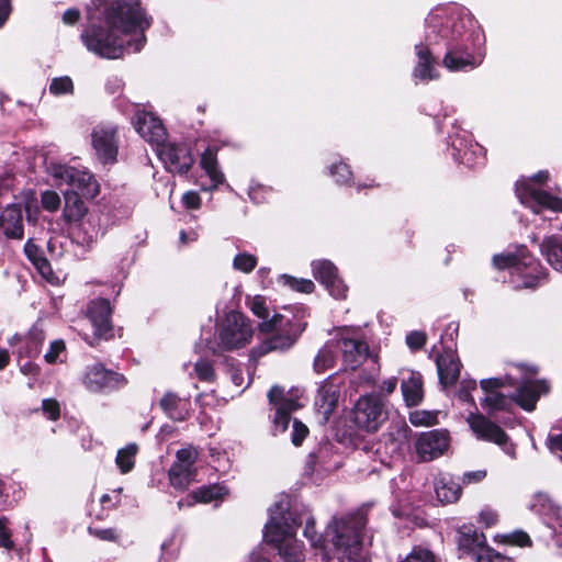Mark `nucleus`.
I'll return each instance as SVG.
<instances>
[{"mask_svg": "<svg viewBox=\"0 0 562 562\" xmlns=\"http://www.w3.org/2000/svg\"><path fill=\"white\" fill-rule=\"evenodd\" d=\"M476 390V381L473 379H463L458 390V398L462 402L475 404L472 392Z\"/></svg>", "mask_w": 562, "mask_h": 562, "instance_id": "5fc2aeb1", "label": "nucleus"}, {"mask_svg": "<svg viewBox=\"0 0 562 562\" xmlns=\"http://www.w3.org/2000/svg\"><path fill=\"white\" fill-rule=\"evenodd\" d=\"M450 446L449 432L445 429H432L422 432L415 441V450L422 462L432 461L441 457Z\"/></svg>", "mask_w": 562, "mask_h": 562, "instance_id": "2eb2a0df", "label": "nucleus"}, {"mask_svg": "<svg viewBox=\"0 0 562 562\" xmlns=\"http://www.w3.org/2000/svg\"><path fill=\"white\" fill-rule=\"evenodd\" d=\"M308 434V428L306 425L301 423L300 420L294 419L292 424V434L291 440L294 446H300L306 435Z\"/></svg>", "mask_w": 562, "mask_h": 562, "instance_id": "680f3d73", "label": "nucleus"}, {"mask_svg": "<svg viewBox=\"0 0 562 562\" xmlns=\"http://www.w3.org/2000/svg\"><path fill=\"white\" fill-rule=\"evenodd\" d=\"M307 310L303 305L284 307L283 313L273 312L271 319L260 322L259 331L267 334L260 349L262 352L290 350L307 326Z\"/></svg>", "mask_w": 562, "mask_h": 562, "instance_id": "39448f33", "label": "nucleus"}, {"mask_svg": "<svg viewBox=\"0 0 562 562\" xmlns=\"http://www.w3.org/2000/svg\"><path fill=\"white\" fill-rule=\"evenodd\" d=\"M435 492L441 504H452L460 498L462 488L450 474L441 473L435 479Z\"/></svg>", "mask_w": 562, "mask_h": 562, "instance_id": "f704fd0d", "label": "nucleus"}, {"mask_svg": "<svg viewBox=\"0 0 562 562\" xmlns=\"http://www.w3.org/2000/svg\"><path fill=\"white\" fill-rule=\"evenodd\" d=\"M80 381L85 389L92 393H110L122 389L127 383L123 374L105 368L101 362L87 364Z\"/></svg>", "mask_w": 562, "mask_h": 562, "instance_id": "9b49d317", "label": "nucleus"}, {"mask_svg": "<svg viewBox=\"0 0 562 562\" xmlns=\"http://www.w3.org/2000/svg\"><path fill=\"white\" fill-rule=\"evenodd\" d=\"M155 151L170 172L186 173L194 162L189 143H154Z\"/></svg>", "mask_w": 562, "mask_h": 562, "instance_id": "4468645a", "label": "nucleus"}, {"mask_svg": "<svg viewBox=\"0 0 562 562\" xmlns=\"http://www.w3.org/2000/svg\"><path fill=\"white\" fill-rule=\"evenodd\" d=\"M497 519H498L497 513L491 508L482 509L479 515V521L482 525H484L486 528L494 526L496 524Z\"/></svg>", "mask_w": 562, "mask_h": 562, "instance_id": "69168bd1", "label": "nucleus"}, {"mask_svg": "<svg viewBox=\"0 0 562 562\" xmlns=\"http://www.w3.org/2000/svg\"><path fill=\"white\" fill-rule=\"evenodd\" d=\"M540 251L553 269L562 272V227L543 238Z\"/></svg>", "mask_w": 562, "mask_h": 562, "instance_id": "72a5a7b5", "label": "nucleus"}, {"mask_svg": "<svg viewBox=\"0 0 562 562\" xmlns=\"http://www.w3.org/2000/svg\"><path fill=\"white\" fill-rule=\"evenodd\" d=\"M24 251L42 277L49 280V276L53 273L50 265L31 239L26 241Z\"/></svg>", "mask_w": 562, "mask_h": 562, "instance_id": "a19ab883", "label": "nucleus"}, {"mask_svg": "<svg viewBox=\"0 0 562 562\" xmlns=\"http://www.w3.org/2000/svg\"><path fill=\"white\" fill-rule=\"evenodd\" d=\"M311 268L314 278L325 286L329 295L336 300L347 297L348 286L338 276V270L331 261L327 259L313 260Z\"/></svg>", "mask_w": 562, "mask_h": 562, "instance_id": "f3484780", "label": "nucleus"}, {"mask_svg": "<svg viewBox=\"0 0 562 562\" xmlns=\"http://www.w3.org/2000/svg\"><path fill=\"white\" fill-rule=\"evenodd\" d=\"M497 269H508L515 289H535L547 278L546 269L521 246L517 254L503 252L493 256Z\"/></svg>", "mask_w": 562, "mask_h": 562, "instance_id": "0eeeda50", "label": "nucleus"}, {"mask_svg": "<svg viewBox=\"0 0 562 562\" xmlns=\"http://www.w3.org/2000/svg\"><path fill=\"white\" fill-rule=\"evenodd\" d=\"M339 397V387L329 379H326L319 386L315 407L321 424L328 422L330 414L335 409Z\"/></svg>", "mask_w": 562, "mask_h": 562, "instance_id": "5701e85b", "label": "nucleus"}, {"mask_svg": "<svg viewBox=\"0 0 562 562\" xmlns=\"http://www.w3.org/2000/svg\"><path fill=\"white\" fill-rule=\"evenodd\" d=\"M228 494V490L223 484H213L207 486L199 487L187 496L184 501L179 502V507L186 502L188 506L195 503L207 504L211 502L221 501Z\"/></svg>", "mask_w": 562, "mask_h": 562, "instance_id": "e433bc0d", "label": "nucleus"}, {"mask_svg": "<svg viewBox=\"0 0 562 562\" xmlns=\"http://www.w3.org/2000/svg\"><path fill=\"white\" fill-rule=\"evenodd\" d=\"M159 406L170 419L183 422L190 416V395H180L173 391H167L160 398Z\"/></svg>", "mask_w": 562, "mask_h": 562, "instance_id": "4be33fe9", "label": "nucleus"}, {"mask_svg": "<svg viewBox=\"0 0 562 562\" xmlns=\"http://www.w3.org/2000/svg\"><path fill=\"white\" fill-rule=\"evenodd\" d=\"M200 165L210 180L207 184H201L203 191L212 192L225 182L217 161V147L209 146L201 155Z\"/></svg>", "mask_w": 562, "mask_h": 562, "instance_id": "a878e982", "label": "nucleus"}, {"mask_svg": "<svg viewBox=\"0 0 562 562\" xmlns=\"http://www.w3.org/2000/svg\"><path fill=\"white\" fill-rule=\"evenodd\" d=\"M467 422L477 439L504 446L505 453L515 457L514 447L506 446L508 437L498 425L477 413H470Z\"/></svg>", "mask_w": 562, "mask_h": 562, "instance_id": "dca6fc26", "label": "nucleus"}, {"mask_svg": "<svg viewBox=\"0 0 562 562\" xmlns=\"http://www.w3.org/2000/svg\"><path fill=\"white\" fill-rule=\"evenodd\" d=\"M515 383L510 375L504 378L483 379L480 382L481 389L485 392V397L481 405L490 414L498 411H507L513 403L518 404L522 409L531 412L536 408V404L542 394L549 392V384L544 380L525 379L520 382L517 391L512 396H506L497 390L505 386H513Z\"/></svg>", "mask_w": 562, "mask_h": 562, "instance_id": "7ed1b4c3", "label": "nucleus"}, {"mask_svg": "<svg viewBox=\"0 0 562 562\" xmlns=\"http://www.w3.org/2000/svg\"><path fill=\"white\" fill-rule=\"evenodd\" d=\"M71 228L72 239L83 247H90L100 235V221L97 214L90 213L87 216L75 221Z\"/></svg>", "mask_w": 562, "mask_h": 562, "instance_id": "393cba45", "label": "nucleus"}, {"mask_svg": "<svg viewBox=\"0 0 562 562\" xmlns=\"http://www.w3.org/2000/svg\"><path fill=\"white\" fill-rule=\"evenodd\" d=\"M530 508L549 519L548 524L554 533L560 531L561 507L548 494L537 493L532 498Z\"/></svg>", "mask_w": 562, "mask_h": 562, "instance_id": "c85d7f7f", "label": "nucleus"}, {"mask_svg": "<svg viewBox=\"0 0 562 562\" xmlns=\"http://www.w3.org/2000/svg\"><path fill=\"white\" fill-rule=\"evenodd\" d=\"M41 203L44 210L56 212L60 206V196L53 190H46L41 194Z\"/></svg>", "mask_w": 562, "mask_h": 562, "instance_id": "4d7b16f0", "label": "nucleus"}, {"mask_svg": "<svg viewBox=\"0 0 562 562\" xmlns=\"http://www.w3.org/2000/svg\"><path fill=\"white\" fill-rule=\"evenodd\" d=\"M337 350L341 352L342 361L347 368L356 369L368 357L369 347L367 342L340 336L335 338Z\"/></svg>", "mask_w": 562, "mask_h": 562, "instance_id": "412c9836", "label": "nucleus"}, {"mask_svg": "<svg viewBox=\"0 0 562 562\" xmlns=\"http://www.w3.org/2000/svg\"><path fill=\"white\" fill-rule=\"evenodd\" d=\"M273 189L260 182L251 181L248 189L249 199L257 204L267 202L272 195Z\"/></svg>", "mask_w": 562, "mask_h": 562, "instance_id": "de8ad7c7", "label": "nucleus"}, {"mask_svg": "<svg viewBox=\"0 0 562 562\" xmlns=\"http://www.w3.org/2000/svg\"><path fill=\"white\" fill-rule=\"evenodd\" d=\"M437 44H430L425 38V42H420L415 45V53L418 58L417 65L414 68V76L420 80L428 81L438 78V71L434 67L435 58L431 54V47Z\"/></svg>", "mask_w": 562, "mask_h": 562, "instance_id": "cd10ccee", "label": "nucleus"}, {"mask_svg": "<svg viewBox=\"0 0 562 562\" xmlns=\"http://www.w3.org/2000/svg\"><path fill=\"white\" fill-rule=\"evenodd\" d=\"M138 452V446L134 442L127 443L117 450L115 464L122 474L131 472L135 465V459Z\"/></svg>", "mask_w": 562, "mask_h": 562, "instance_id": "ea45409f", "label": "nucleus"}, {"mask_svg": "<svg viewBox=\"0 0 562 562\" xmlns=\"http://www.w3.org/2000/svg\"><path fill=\"white\" fill-rule=\"evenodd\" d=\"M304 537L310 541L311 547L317 550L322 555L326 550V533H318L315 528V520L313 517H307L304 527Z\"/></svg>", "mask_w": 562, "mask_h": 562, "instance_id": "79ce46f5", "label": "nucleus"}, {"mask_svg": "<svg viewBox=\"0 0 562 562\" xmlns=\"http://www.w3.org/2000/svg\"><path fill=\"white\" fill-rule=\"evenodd\" d=\"M88 24L81 33L86 48L106 59L139 52L151 19L139 0H92L87 7Z\"/></svg>", "mask_w": 562, "mask_h": 562, "instance_id": "f257e3e1", "label": "nucleus"}, {"mask_svg": "<svg viewBox=\"0 0 562 562\" xmlns=\"http://www.w3.org/2000/svg\"><path fill=\"white\" fill-rule=\"evenodd\" d=\"M257 266L256 256L243 251L238 252L233 259V268L243 273H250Z\"/></svg>", "mask_w": 562, "mask_h": 562, "instance_id": "8fccbe9b", "label": "nucleus"}, {"mask_svg": "<svg viewBox=\"0 0 562 562\" xmlns=\"http://www.w3.org/2000/svg\"><path fill=\"white\" fill-rule=\"evenodd\" d=\"M279 282L291 290L300 293H312L315 289V284L310 279H299L290 274H282L279 278Z\"/></svg>", "mask_w": 562, "mask_h": 562, "instance_id": "c03bdc74", "label": "nucleus"}, {"mask_svg": "<svg viewBox=\"0 0 562 562\" xmlns=\"http://www.w3.org/2000/svg\"><path fill=\"white\" fill-rule=\"evenodd\" d=\"M364 525L361 516L334 517L326 527V551L322 558L337 559L338 562H367L361 540Z\"/></svg>", "mask_w": 562, "mask_h": 562, "instance_id": "423d86ee", "label": "nucleus"}, {"mask_svg": "<svg viewBox=\"0 0 562 562\" xmlns=\"http://www.w3.org/2000/svg\"><path fill=\"white\" fill-rule=\"evenodd\" d=\"M409 422L414 426H431L437 424V414L427 411H416L409 414Z\"/></svg>", "mask_w": 562, "mask_h": 562, "instance_id": "603ef678", "label": "nucleus"}, {"mask_svg": "<svg viewBox=\"0 0 562 562\" xmlns=\"http://www.w3.org/2000/svg\"><path fill=\"white\" fill-rule=\"evenodd\" d=\"M198 459V451L193 447L180 449L177 459L169 470L171 485L178 490H184L194 480V463Z\"/></svg>", "mask_w": 562, "mask_h": 562, "instance_id": "a211bd4d", "label": "nucleus"}, {"mask_svg": "<svg viewBox=\"0 0 562 562\" xmlns=\"http://www.w3.org/2000/svg\"><path fill=\"white\" fill-rule=\"evenodd\" d=\"M463 27L464 24L459 14L447 9L431 12L426 19V40L430 44H445L447 53L442 64L450 71L473 69L482 61V55L476 58L468 52L464 45L457 43L462 35Z\"/></svg>", "mask_w": 562, "mask_h": 562, "instance_id": "f03ea898", "label": "nucleus"}, {"mask_svg": "<svg viewBox=\"0 0 562 562\" xmlns=\"http://www.w3.org/2000/svg\"><path fill=\"white\" fill-rule=\"evenodd\" d=\"M182 203L189 210H198L201 206V198L195 191H188L182 195Z\"/></svg>", "mask_w": 562, "mask_h": 562, "instance_id": "0e129e2a", "label": "nucleus"}, {"mask_svg": "<svg viewBox=\"0 0 562 562\" xmlns=\"http://www.w3.org/2000/svg\"><path fill=\"white\" fill-rule=\"evenodd\" d=\"M49 92L54 95L71 94L74 92L72 80L67 76L54 78L49 85Z\"/></svg>", "mask_w": 562, "mask_h": 562, "instance_id": "3c124183", "label": "nucleus"}, {"mask_svg": "<svg viewBox=\"0 0 562 562\" xmlns=\"http://www.w3.org/2000/svg\"><path fill=\"white\" fill-rule=\"evenodd\" d=\"M111 314L112 307L106 299H95L88 304L86 316L97 338L106 339L111 335Z\"/></svg>", "mask_w": 562, "mask_h": 562, "instance_id": "6ab92c4d", "label": "nucleus"}, {"mask_svg": "<svg viewBox=\"0 0 562 562\" xmlns=\"http://www.w3.org/2000/svg\"><path fill=\"white\" fill-rule=\"evenodd\" d=\"M300 391L284 393L283 389L276 385L268 392L270 405L274 408L273 426L276 431H284L290 423V414L302 406L300 403Z\"/></svg>", "mask_w": 562, "mask_h": 562, "instance_id": "ddd939ff", "label": "nucleus"}, {"mask_svg": "<svg viewBox=\"0 0 562 562\" xmlns=\"http://www.w3.org/2000/svg\"><path fill=\"white\" fill-rule=\"evenodd\" d=\"M91 136L92 140H113L121 135L115 124L102 122L93 127Z\"/></svg>", "mask_w": 562, "mask_h": 562, "instance_id": "a18cd8bd", "label": "nucleus"}, {"mask_svg": "<svg viewBox=\"0 0 562 562\" xmlns=\"http://www.w3.org/2000/svg\"><path fill=\"white\" fill-rule=\"evenodd\" d=\"M0 228L8 238H23L22 211L19 204H8L0 215Z\"/></svg>", "mask_w": 562, "mask_h": 562, "instance_id": "2f4dec72", "label": "nucleus"}, {"mask_svg": "<svg viewBox=\"0 0 562 562\" xmlns=\"http://www.w3.org/2000/svg\"><path fill=\"white\" fill-rule=\"evenodd\" d=\"M252 335L250 321L241 313L231 311L218 325L217 342L211 349L220 352L244 348L251 341Z\"/></svg>", "mask_w": 562, "mask_h": 562, "instance_id": "9d476101", "label": "nucleus"}, {"mask_svg": "<svg viewBox=\"0 0 562 562\" xmlns=\"http://www.w3.org/2000/svg\"><path fill=\"white\" fill-rule=\"evenodd\" d=\"M194 370L202 381H212L214 378V370L212 364L206 360H200L195 363Z\"/></svg>", "mask_w": 562, "mask_h": 562, "instance_id": "e2e57ef3", "label": "nucleus"}, {"mask_svg": "<svg viewBox=\"0 0 562 562\" xmlns=\"http://www.w3.org/2000/svg\"><path fill=\"white\" fill-rule=\"evenodd\" d=\"M476 562H514V560L488 548L483 549V551L477 554Z\"/></svg>", "mask_w": 562, "mask_h": 562, "instance_id": "bf43d9fd", "label": "nucleus"}, {"mask_svg": "<svg viewBox=\"0 0 562 562\" xmlns=\"http://www.w3.org/2000/svg\"><path fill=\"white\" fill-rule=\"evenodd\" d=\"M384 419V404L378 395H363L357 401L353 409V420L359 428L368 432H374Z\"/></svg>", "mask_w": 562, "mask_h": 562, "instance_id": "f8f14e48", "label": "nucleus"}, {"mask_svg": "<svg viewBox=\"0 0 562 562\" xmlns=\"http://www.w3.org/2000/svg\"><path fill=\"white\" fill-rule=\"evenodd\" d=\"M268 512L269 519L263 528L265 540L278 550L283 562H304L303 543L295 538L300 522L290 510L289 502L281 499Z\"/></svg>", "mask_w": 562, "mask_h": 562, "instance_id": "20e7f679", "label": "nucleus"}, {"mask_svg": "<svg viewBox=\"0 0 562 562\" xmlns=\"http://www.w3.org/2000/svg\"><path fill=\"white\" fill-rule=\"evenodd\" d=\"M427 336L424 331L413 330L406 335V344L411 350H418L426 344Z\"/></svg>", "mask_w": 562, "mask_h": 562, "instance_id": "052dcab7", "label": "nucleus"}, {"mask_svg": "<svg viewBox=\"0 0 562 562\" xmlns=\"http://www.w3.org/2000/svg\"><path fill=\"white\" fill-rule=\"evenodd\" d=\"M93 147L98 159L102 164L106 165L116 161L117 147L115 143H93Z\"/></svg>", "mask_w": 562, "mask_h": 562, "instance_id": "09e8293b", "label": "nucleus"}, {"mask_svg": "<svg viewBox=\"0 0 562 562\" xmlns=\"http://www.w3.org/2000/svg\"><path fill=\"white\" fill-rule=\"evenodd\" d=\"M459 546L469 551L475 561L477 560V554L482 552L483 549L490 548L486 546V538L483 532L465 526L460 531Z\"/></svg>", "mask_w": 562, "mask_h": 562, "instance_id": "4c0bfd02", "label": "nucleus"}, {"mask_svg": "<svg viewBox=\"0 0 562 562\" xmlns=\"http://www.w3.org/2000/svg\"><path fill=\"white\" fill-rule=\"evenodd\" d=\"M448 150L458 162L467 167L483 165L485 160V149L481 143H451Z\"/></svg>", "mask_w": 562, "mask_h": 562, "instance_id": "bb28decb", "label": "nucleus"}, {"mask_svg": "<svg viewBox=\"0 0 562 562\" xmlns=\"http://www.w3.org/2000/svg\"><path fill=\"white\" fill-rule=\"evenodd\" d=\"M549 179L550 173L547 170H541L529 178H520L516 182L515 188L516 195L520 203L535 213H540L543 210L562 212V199L553 196L542 190V184Z\"/></svg>", "mask_w": 562, "mask_h": 562, "instance_id": "6e6552de", "label": "nucleus"}, {"mask_svg": "<svg viewBox=\"0 0 562 562\" xmlns=\"http://www.w3.org/2000/svg\"><path fill=\"white\" fill-rule=\"evenodd\" d=\"M396 385H397V378H395V376H392V378H389V379L382 381V383L379 387L380 394H382V395L392 394L395 391Z\"/></svg>", "mask_w": 562, "mask_h": 562, "instance_id": "774afa93", "label": "nucleus"}, {"mask_svg": "<svg viewBox=\"0 0 562 562\" xmlns=\"http://www.w3.org/2000/svg\"><path fill=\"white\" fill-rule=\"evenodd\" d=\"M138 135L144 140H165L167 131L161 120L148 111H138L133 120Z\"/></svg>", "mask_w": 562, "mask_h": 562, "instance_id": "aec40b11", "label": "nucleus"}, {"mask_svg": "<svg viewBox=\"0 0 562 562\" xmlns=\"http://www.w3.org/2000/svg\"><path fill=\"white\" fill-rule=\"evenodd\" d=\"M331 446L329 443H325L322 446L317 452H311L308 456V463L313 465H319L324 469H329L327 464V459L330 453Z\"/></svg>", "mask_w": 562, "mask_h": 562, "instance_id": "864d4df0", "label": "nucleus"}, {"mask_svg": "<svg viewBox=\"0 0 562 562\" xmlns=\"http://www.w3.org/2000/svg\"><path fill=\"white\" fill-rule=\"evenodd\" d=\"M41 408L48 420L55 422L60 417V404L56 398H44Z\"/></svg>", "mask_w": 562, "mask_h": 562, "instance_id": "6e6d98bb", "label": "nucleus"}, {"mask_svg": "<svg viewBox=\"0 0 562 562\" xmlns=\"http://www.w3.org/2000/svg\"><path fill=\"white\" fill-rule=\"evenodd\" d=\"M89 533L103 541H117L120 533L114 528H92L89 527Z\"/></svg>", "mask_w": 562, "mask_h": 562, "instance_id": "13d9d810", "label": "nucleus"}, {"mask_svg": "<svg viewBox=\"0 0 562 562\" xmlns=\"http://www.w3.org/2000/svg\"><path fill=\"white\" fill-rule=\"evenodd\" d=\"M81 196L75 190H66L64 192L63 216L67 223H74L90 214Z\"/></svg>", "mask_w": 562, "mask_h": 562, "instance_id": "c9c22d12", "label": "nucleus"}, {"mask_svg": "<svg viewBox=\"0 0 562 562\" xmlns=\"http://www.w3.org/2000/svg\"><path fill=\"white\" fill-rule=\"evenodd\" d=\"M401 391L404 402L407 406H417L424 396L423 378L418 371L401 369Z\"/></svg>", "mask_w": 562, "mask_h": 562, "instance_id": "b1692460", "label": "nucleus"}, {"mask_svg": "<svg viewBox=\"0 0 562 562\" xmlns=\"http://www.w3.org/2000/svg\"><path fill=\"white\" fill-rule=\"evenodd\" d=\"M0 547L8 550L13 547V541L10 538V532L2 519H0Z\"/></svg>", "mask_w": 562, "mask_h": 562, "instance_id": "338daca9", "label": "nucleus"}, {"mask_svg": "<svg viewBox=\"0 0 562 562\" xmlns=\"http://www.w3.org/2000/svg\"><path fill=\"white\" fill-rule=\"evenodd\" d=\"M337 347L335 338L328 340L314 358L313 368L316 373L331 369L337 359Z\"/></svg>", "mask_w": 562, "mask_h": 562, "instance_id": "58836bf2", "label": "nucleus"}, {"mask_svg": "<svg viewBox=\"0 0 562 562\" xmlns=\"http://www.w3.org/2000/svg\"><path fill=\"white\" fill-rule=\"evenodd\" d=\"M530 508L549 519L548 524L554 533L560 531L561 507L548 494L537 493L532 498Z\"/></svg>", "mask_w": 562, "mask_h": 562, "instance_id": "c756f323", "label": "nucleus"}, {"mask_svg": "<svg viewBox=\"0 0 562 562\" xmlns=\"http://www.w3.org/2000/svg\"><path fill=\"white\" fill-rule=\"evenodd\" d=\"M247 305L250 311L261 319V322L271 319L270 302L262 295H255L247 299Z\"/></svg>", "mask_w": 562, "mask_h": 562, "instance_id": "37998d69", "label": "nucleus"}, {"mask_svg": "<svg viewBox=\"0 0 562 562\" xmlns=\"http://www.w3.org/2000/svg\"><path fill=\"white\" fill-rule=\"evenodd\" d=\"M328 173L338 186L355 187L358 191L367 188H375L378 183L370 181H355L350 167L341 159L335 160L328 166Z\"/></svg>", "mask_w": 562, "mask_h": 562, "instance_id": "7c9ffc66", "label": "nucleus"}, {"mask_svg": "<svg viewBox=\"0 0 562 562\" xmlns=\"http://www.w3.org/2000/svg\"><path fill=\"white\" fill-rule=\"evenodd\" d=\"M439 381L443 386L453 384L460 374V361L456 353L446 350L436 359Z\"/></svg>", "mask_w": 562, "mask_h": 562, "instance_id": "473e14b6", "label": "nucleus"}, {"mask_svg": "<svg viewBox=\"0 0 562 562\" xmlns=\"http://www.w3.org/2000/svg\"><path fill=\"white\" fill-rule=\"evenodd\" d=\"M47 173L56 186L67 184V190H75L86 199H93L100 192V186L94 176L83 166H71L50 161L46 166Z\"/></svg>", "mask_w": 562, "mask_h": 562, "instance_id": "1a4fd4ad", "label": "nucleus"}, {"mask_svg": "<svg viewBox=\"0 0 562 562\" xmlns=\"http://www.w3.org/2000/svg\"><path fill=\"white\" fill-rule=\"evenodd\" d=\"M44 359L49 364L63 363L66 360V345L63 339L53 340Z\"/></svg>", "mask_w": 562, "mask_h": 562, "instance_id": "49530a36", "label": "nucleus"}]
</instances>
